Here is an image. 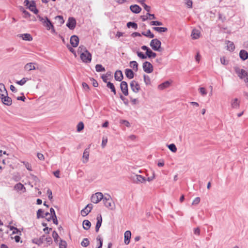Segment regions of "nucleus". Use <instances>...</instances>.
<instances>
[{"mask_svg": "<svg viewBox=\"0 0 248 248\" xmlns=\"http://www.w3.org/2000/svg\"><path fill=\"white\" fill-rule=\"evenodd\" d=\"M130 85L131 90L135 93H138L140 89V84L135 80H132L130 82Z\"/></svg>", "mask_w": 248, "mask_h": 248, "instance_id": "1a4fd4ad", "label": "nucleus"}, {"mask_svg": "<svg viewBox=\"0 0 248 248\" xmlns=\"http://www.w3.org/2000/svg\"><path fill=\"white\" fill-rule=\"evenodd\" d=\"M114 78L116 80L121 81L123 78V75L122 71L120 70L116 71L114 74Z\"/></svg>", "mask_w": 248, "mask_h": 248, "instance_id": "412c9836", "label": "nucleus"}, {"mask_svg": "<svg viewBox=\"0 0 248 248\" xmlns=\"http://www.w3.org/2000/svg\"><path fill=\"white\" fill-rule=\"evenodd\" d=\"M108 142V139L107 137H103L102 141V146L105 147Z\"/></svg>", "mask_w": 248, "mask_h": 248, "instance_id": "3c124183", "label": "nucleus"}, {"mask_svg": "<svg viewBox=\"0 0 248 248\" xmlns=\"http://www.w3.org/2000/svg\"><path fill=\"white\" fill-rule=\"evenodd\" d=\"M35 65H36V64L35 63H33V62L28 63L27 64H26L25 65L24 68H25V70H26L28 71L35 70L36 69Z\"/></svg>", "mask_w": 248, "mask_h": 248, "instance_id": "f3484780", "label": "nucleus"}, {"mask_svg": "<svg viewBox=\"0 0 248 248\" xmlns=\"http://www.w3.org/2000/svg\"><path fill=\"white\" fill-rule=\"evenodd\" d=\"M142 67L144 71L147 73H151L153 71V66L150 62H144L143 63Z\"/></svg>", "mask_w": 248, "mask_h": 248, "instance_id": "6e6552de", "label": "nucleus"}, {"mask_svg": "<svg viewBox=\"0 0 248 248\" xmlns=\"http://www.w3.org/2000/svg\"><path fill=\"white\" fill-rule=\"evenodd\" d=\"M220 62L222 64L226 65L228 64V62L226 60L225 57H222L220 58Z\"/></svg>", "mask_w": 248, "mask_h": 248, "instance_id": "13d9d810", "label": "nucleus"}, {"mask_svg": "<svg viewBox=\"0 0 248 248\" xmlns=\"http://www.w3.org/2000/svg\"><path fill=\"white\" fill-rule=\"evenodd\" d=\"M83 227L85 230H88L91 227V222L88 220H85L83 221Z\"/></svg>", "mask_w": 248, "mask_h": 248, "instance_id": "2f4dec72", "label": "nucleus"}, {"mask_svg": "<svg viewBox=\"0 0 248 248\" xmlns=\"http://www.w3.org/2000/svg\"><path fill=\"white\" fill-rule=\"evenodd\" d=\"M19 37L21 38L23 40L25 41H31L33 39L32 37L29 33H24L19 34Z\"/></svg>", "mask_w": 248, "mask_h": 248, "instance_id": "6ab92c4d", "label": "nucleus"}, {"mask_svg": "<svg viewBox=\"0 0 248 248\" xmlns=\"http://www.w3.org/2000/svg\"><path fill=\"white\" fill-rule=\"evenodd\" d=\"M39 20L42 22L43 25L46 28L47 30L51 29L54 30V26L51 22L46 17H41L40 16H38Z\"/></svg>", "mask_w": 248, "mask_h": 248, "instance_id": "7ed1b4c3", "label": "nucleus"}, {"mask_svg": "<svg viewBox=\"0 0 248 248\" xmlns=\"http://www.w3.org/2000/svg\"><path fill=\"white\" fill-rule=\"evenodd\" d=\"M144 81L146 85H149L151 84V79L148 76L144 75Z\"/></svg>", "mask_w": 248, "mask_h": 248, "instance_id": "ea45409f", "label": "nucleus"}, {"mask_svg": "<svg viewBox=\"0 0 248 248\" xmlns=\"http://www.w3.org/2000/svg\"><path fill=\"white\" fill-rule=\"evenodd\" d=\"M107 87L109 88L111 92L114 93V95L116 94V91L114 85L112 83L110 82H108L107 84Z\"/></svg>", "mask_w": 248, "mask_h": 248, "instance_id": "c756f323", "label": "nucleus"}, {"mask_svg": "<svg viewBox=\"0 0 248 248\" xmlns=\"http://www.w3.org/2000/svg\"><path fill=\"white\" fill-rule=\"evenodd\" d=\"M141 49L144 50H146V55L143 53L139 51L137 52L138 56L142 59H145L147 57L149 58H155L156 56L155 53L153 52V51L150 49L148 47L146 46H141Z\"/></svg>", "mask_w": 248, "mask_h": 248, "instance_id": "f03ea898", "label": "nucleus"}, {"mask_svg": "<svg viewBox=\"0 0 248 248\" xmlns=\"http://www.w3.org/2000/svg\"><path fill=\"white\" fill-rule=\"evenodd\" d=\"M76 25V21L74 17H69L66 26L71 30L74 29Z\"/></svg>", "mask_w": 248, "mask_h": 248, "instance_id": "ddd939ff", "label": "nucleus"}, {"mask_svg": "<svg viewBox=\"0 0 248 248\" xmlns=\"http://www.w3.org/2000/svg\"><path fill=\"white\" fill-rule=\"evenodd\" d=\"M187 6L190 8L192 7V1L191 0H185Z\"/></svg>", "mask_w": 248, "mask_h": 248, "instance_id": "864d4df0", "label": "nucleus"}, {"mask_svg": "<svg viewBox=\"0 0 248 248\" xmlns=\"http://www.w3.org/2000/svg\"><path fill=\"white\" fill-rule=\"evenodd\" d=\"M151 26H160L162 25V23L158 21H153L150 22Z\"/></svg>", "mask_w": 248, "mask_h": 248, "instance_id": "09e8293b", "label": "nucleus"}, {"mask_svg": "<svg viewBox=\"0 0 248 248\" xmlns=\"http://www.w3.org/2000/svg\"><path fill=\"white\" fill-rule=\"evenodd\" d=\"M89 156V150L88 149H86L84 150V152L83 153V158L85 159V161H83L84 162H87L88 160Z\"/></svg>", "mask_w": 248, "mask_h": 248, "instance_id": "473e14b6", "label": "nucleus"}, {"mask_svg": "<svg viewBox=\"0 0 248 248\" xmlns=\"http://www.w3.org/2000/svg\"><path fill=\"white\" fill-rule=\"evenodd\" d=\"M2 102L5 105L10 106L12 103V99L8 96V95H4L3 97H0Z\"/></svg>", "mask_w": 248, "mask_h": 248, "instance_id": "4468645a", "label": "nucleus"}, {"mask_svg": "<svg viewBox=\"0 0 248 248\" xmlns=\"http://www.w3.org/2000/svg\"><path fill=\"white\" fill-rule=\"evenodd\" d=\"M24 3L25 6H27L28 8L35 14L38 13V11L36 8L35 3L34 1L30 2L28 0H25Z\"/></svg>", "mask_w": 248, "mask_h": 248, "instance_id": "39448f33", "label": "nucleus"}, {"mask_svg": "<svg viewBox=\"0 0 248 248\" xmlns=\"http://www.w3.org/2000/svg\"><path fill=\"white\" fill-rule=\"evenodd\" d=\"M130 9L133 13L135 14L140 13L141 10V8L137 4L131 5Z\"/></svg>", "mask_w": 248, "mask_h": 248, "instance_id": "dca6fc26", "label": "nucleus"}, {"mask_svg": "<svg viewBox=\"0 0 248 248\" xmlns=\"http://www.w3.org/2000/svg\"><path fill=\"white\" fill-rule=\"evenodd\" d=\"M54 217V216H52V215L49 214V213H46L45 216H42V217H45L46 219L48 221H51Z\"/></svg>", "mask_w": 248, "mask_h": 248, "instance_id": "58836bf2", "label": "nucleus"}, {"mask_svg": "<svg viewBox=\"0 0 248 248\" xmlns=\"http://www.w3.org/2000/svg\"><path fill=\"white\" fill-rule=\"evenodd\" d=\"M169 149L173 153H175L177 151V148L175 144H170L168 145Z\"/></svg>", "mask_w": 248, "mask_h": 248, "instance_id": "a19ab883", "label": "nucleus"}, {"mask_svg": "<svg viewBox=\"0 0 248 248\" xmlns=\"http://www.w3.org/2000/svg\"><path fill=\"white\" fill-rule=\"evenodd\" d=\"M11 238L15 240V241L16 242H20V237L19 236V235H16L15 236H12Z\"/></svg>", "mask_w": 248, "mask_h": 248, "instance_id": "6e6d98bb", "label": "nucleus"}, {"mask_svg": "<svg viewBox=\"0 0 248 248\" xmlns=\"http://www.w3.org/2000/svg\"><path fill=\"white\" fill-rule=\"evenodd\" d=\"M22 163H23L28 170L29 171L32 170L31 165L30 163L25 161H22Z\"/></svg>", "mask_w": 248, "mask_h": 248, "instance_id": "4c0bfd02", "label": "nucleus"}, {"mask_svg": "<svg viewBox=\"0 0 248 248\" xmlns=\"http://www.w3.org/2000/svg\"><path fill=\"white\" fill-rule=\"evenodd\" d=\"M43 211L42 209H39L37 212V217L39 218L40 217H42V216H41V214L43 213Z\"/></svg>", "mask_w": 248, "mask_h": 248, "instance_id": "69168bd1", "label": "nucleus"}, {"mask_svg": "<svg viewBox=\"0 0 248 248\" xmlns=\"http://www.w3.org/2000/svg\"><path fill=\"white\" fill-rule=\"evenodd\" d=\"M240 101L237 98L233 99L231 101V106L233 108H238L240 106Z\"/></svg>", "mask_w": 248, "mask_h": 248, "instance_id": "393cba45", "label": "nucleus"}, {"mask_svg": "<svg viewBox=\"0 0 248 248\" xmlns=\"http://www.w3.org/2000/svg\"><path fill=\"white\" fill-rule=\"evenodd\" d=\"M103 202H104L105 205L107 207L111 209H112L113 208V205L112 203V200L110 196H108V197H105L103 199Z\"/></svg>", "mask_w": 248, "mask_h": 248, "instance_id": "9d476101", "label": "nucleus"}, {"mask_svg": "<svg viewBox=\"0 0 248 248\" xmlns=\"http://www.w3.org/2000/svg\"><path fill=\"white\" fill-rule=\"evenodd\" d=\"M150 46L152 49L155 51H161V42L157 39H153L150 44Z\"/></svg>", "mask_w": 248, "mask_h": 248, "instance_id": "20e7f679", "label": "nucleus"}, {"mask_svg": "<svg viewBox=\"0 0 248 248\" xmlns=\"http://www.w3.org/2000/svg\"><path fill=\"white\" fill-rule=\"evenodd\" d=\"M199 90L202 96H205L207 93L206 89L204 87H200Z\"/></svg>", "mask_w": 248, "mask_h": 248, "instance_id": "37998d69", "label": "nucleus"}, {"mask_svg": "<svg viewBox=\"0 0 248 248\" xmlns=\"http://www.w3.org/2000/svg\"><path fill=\"white\" fill-rule=\"evenodd\" d=\"M235 71L237 74V76L241 79H245L247 77H248V75L247 72L242 69H240L239 67H235Z\"/></svg>", "mask_w": 248, "mask_h": 248, "instance_id": "423d86ee", "label": "nucleus"}, {"mask_svg": "<svg viewBox=\"0 0 248 248\" xmlns=\"http://www.w3.org/2000/svg\"><path fill=\"white\" fill-rule=\"evenodd\" d=\"M200 198L199 197H196L195 198L192 203V205H197L200 202Z\"/></svg>", "mask_w": 248, "mask_h": 248, "instance_id": "8fccbe9b", "label": "nucleus"}, {"mask_svg": "<svg viewBox=\"0 0 248 248\" xmlns=\"http://www.w3.org/2000/svg\"><path fill=\"white\" fill-rule=\"evenodd\" d=\"M124 243L125 244L128 245L130 242L131 233L130 231H126L124 232Z\"/></svg>", "mask_w": 248, "mask_h": 248, "instance_id": "b1692460", "label": "nucleus"}, {"mask_svg": "<svg viewBox=\"0 0 248 248\" xmlns=\"http://www.w3.org/2000/svg\"><path fill=\"white\" fill-rule=\"evenodd\" d=\"M96 219H97V223H96V224L95 226V231L96 232H98L99 230L100 227L101 226V224H102V218L101 215H98L97 216Z\"/></svg>", "mask_w": 248, "mask_h": 248, "instance_id": "a211bd4d", "label": "nucleus"}, {"mask_svg": "<svg viewBox=\"0 0 248 248\" xmlns=\"http://www.w3.org/2000/svg\"><path fill=\"white\" fill-rule=\"evenodd\" d=\"M89 241L87 238H84L81 243V245L82 247H86L89 245Z\"/></svg>", "mask_w": 248, "mask_h": 248, "instance_id": "79ce46f5", "label": "nucleus"}, {"mask_svg": "<svg viewBox=\"0 0 248 248\" xmlns=\"http://www.w3.org/2000/svg\"><path fill=\"white\" fill-rule=\"evenodd\" d=\"M82 87L85 90H86V91L89 90V87L88 85V84L87 83H86L85 82L82 83Z\"/></svg>", "mask_w": 248, "mask_h": 248, "instance_id": "0e129e2a", "label": "nucleus"}, {"mask_svg": "<svg viewBox=\"0 0 248 248\" xmlns=\"http://www.w3.org/2000/svg\"><path fill=\"white\" fill-rule=\"evenodd\" d=\"M84 128V124L82 122H79L77 125V131H81Z\"/></svg>", "mask_w": 248, "mask_h": 248, "instance_id": "49530a36", "label": "nucleus"}, {"mask_svg": "<svg viewBox=\"0 0 248 248\" xmlns=\"http://www.w3.org/2000/svg\"><path fill=\"white\" fill-rule=\"evenodd\" d=\"M14 189L17 191H22L23 192H25L26 191L25 187L20 183L16 184L14 186Z\"/></svg>", "mask_w": 248, "mask_h": 248, "instance_id": "aec40b11", "label": "nucleus"}, {"mask_svg": "<svg viewBox=\"0 0 248 248\" xmlns=\"http://www.w3.org/2000/svg\"><path fill=\"white\" fill-rule=\"evenodd\" d=\"M37 157L39 159L41 160H44L45 159V157L44 155L42 154L41 153H38L37 154Z\"/></svg>", "mask_w": 248, "mask_h": 248, "instance_id": "052dcab7", "label": "nucleus"}, {"mask_svg": "<svg viewBox=\"0 0 248 248\" xmlns=\"http://www.w3.org/2000/svg\"><path fill=\"white\" fill-rule=\"evenodd\" d=\"M95 69L97 72H103L105 71V69L101 64H97L95 66Z\"/></svg>", "mask_w": 248, "mask_h": 248, "instance_id": "e433bc0d", "label": "nucleus"}, {"mask_svg": "<svg viewBox=\"0 0 248 248\" xmlns=\"http://www.w3.org/2000/svg\"><path fill=\"white\" fill-rule=\"evenodd\" d=\"M93 208V205L92 204H88L84 209L81 211V214L82 216L85 217L87 216L92 210Z\"/></svg>", "mask_w": 248, "mask_h": 248, "instance_id": "f8f14e48", "label": "nucleus"}, {"mask_svg": "<svg viewBox=\"0 0 248 248\" xmlns=\"http://www.w3.org/2000/svg\"><path fill=\"white\" fill-rule=\"evenodd\" d=\"M227 49L229 51H233L235 49V46L233 42L228 41L227 43Z\"/></svg>", "mask_w": 248, "mask_h": 248, "instance_id": "7c9ffc66", "label": "nucleus"}, {"mask_svg": "<svg viewBox=\"0 0 248 248\" xmlns=\"http://www.w3.org/2000/svg\"><path fill=\"white\" fill-rule=\"evenodd\" d=\"M136 180L135 182L136 183H144L146 181V179L145 177L140 175H136Z\"/></svg>", "mask_w": 248, "mask_h": 248, "instance_id": "a878e982", "label": "nucleus"}, {"mask_svg": "<svg viewBox=\"0 0 248 248\" xmlns=\"http://www.w3.org/2000/svg\"><path fill=\"white\" fill-rule=\"evenodd\" d=\"M144 9L147 11L148 12H149L150 11V10H151V7L150 6L147 5L146 4H144V6H143Z\"/></svg>", "mask_w": 248, "mask_h": 248, "instance_id": "338daca9", "label": "nucleus"}, {"mask_svg": "<svg viewBox=\"0 0 248 248\" xmlns=\"http://www.w3.org/2000/svg\"><path fill=\"white\" fill-rule=\"evenodd\" d=\"M27 80H28V78H23L22 79H21L19 81H17L16 82V83H17V84L20 85H23L27 82Z\"/></svg>", "mask_w": 248, "mask_h": 248, "instance_id": "a18cd8bd", "label": "nucleus"}, {"mask_svg": "<svg viewBox=\"0 0 248 248\" xmlns=\"http://www.w3.org/2000/svg\"><path fill=\"white\" fill-rule=\"evenodd\" d=\"M78 52L80 53V58L83 62L89 63L91 62L92 55L84 46H80Z\"/></svg>", "mask_w": 248, "mask_h": 248, "instance_id": "f257e3e1", "label": "nucleus"}, {"mask_svg": "<svg viewBox=\"0 0 248 248\" xmlns=\"http://www.w3.org/2000/svg\"><path fill=\"white\" fill-rule=\"evenodd\" d=\"M60 248H66V243L65 241H61L59 244Z\"/></svg>", "mask_w": 248, "mask_h": 248, "instance_id": "603ef678", "label": "nucleus"}, {"mask_svg": "<svg viewBox=\"0 0 248 248\" xmlns=\"http://www.w3.org/2000/svg\"><path fill=\"white\" fill-rule=\"evenodd\" d=\"M52 236L55 240H57V239L59 237V235H58V233L55 231H54L53 232Z\"/></svg>", "mask_w": 248, "mask_h": 248, "instance_id": "680f3d73", "label": "nucleus"}, {"mask_svg": "<svg viewBox=\"0 0 248 248\" xmlns=\"http://www.w3.org/2000/svg\"><path fill=\"white\" fill-rule=\"evenodd\" d=\"M33 242L37 244L38 245H40L42 244V241L40 239H34L33 240Z\"/></svg>", "mask_w": 248, "mask_h": 248, "instance_id": "e2e57ef3", "label": "nucleus"}, {"mask_svg": "<svg viewBox=\"0 0 248 248\" xmlns=\"http://www.w3.org/2000/svg\"><path fill=\"white\" fill-rule=\"evenodd\" d=\"M70 43L73 47H77L79 43V39L78 36L73 35L70 38Z\"/></svg>", "mask_w": 248, "mask_h": 248, "instance_id": "2eb2a0df", "label": "nucleus"}, {"mask_svg": "<svg viewBox=\"0 0 248 248\" xmlns=\"http://www.w3.org/2000/svg\"><path fill=\"white\" fill-rule=\"evenodd\" d=\"M201 58V55L200 54V53L199 52H198L197 53V54H196V57H195L196 61L198 62H199L200 61Z\"/></svg>", "mask_w": 248, "mask_h": 248, "instance_id": "4d7b16f0", "label": "nucleus"}, {"mask_svg": "<svg viewBox=\"0 0 248 248\" xmlns=\"http://www.w3.org/2000/svg\"><path fill=\"white\" fill-rule=\"evenodd\" d=\"M55 19L58 20V23L62 25L64 23V20L63 17L61 16H56Z\"/></svg>", "mask_w": 248, "mask_h": 248, "instance_id": "c03bdc74", "label": "nucleus"}, {"mask_svg": "<svg viewBox=\"0 0 248 248\" xmlns=\"http://www.w3.org/2000/svg\"><path fill=\"white\" fill-rule=\"evenodd\" d=\"M102 78L104 82L107 83V80H108V73L106 75H103L102 76Z\"/></svg>", "mask_w": 248, "mask_h": 248, "instance_id": "bf43d9fd", "label": "nucleus"}, {"mask_svg": "<svg viewBox=\"0 0 248 248\" xmlns=\"http://www.w3.org/2000/svg\"><path fill=\"white\" fill-rule=\"evenodd\" d=\"M147 16H148V18L149 19H153L155 18V16L154 14H151L148 13Z\"/></svg>", "mask_w": 248, "mask_h": 248, "instance_id": "774afa93", "label": "nucleus"}, {"mask_svg": "<svg viewBox=\"0 0 248 248\" xmlns=\"http://www.w3.org/2000/svg\"><path fill=\"white\" fill-rule=\"evenodd\" d=\"M125 74L126 77L129 79H132L134 77V73L131 69H126L125 70Z\"/></svg>", "mask_w": 248, "mask_h": 248, "instance_id": "cd10ccee", "label": "nucleus"}, {"mask_svg": "<svg viewBox=\"0 0 248 248\" xmlns=\"http://www.w3.org/2000/svg\"><path fill=\"white\" fill-rule=\"evenodd\" d=\"M240 58L243 60H246L248 58V53L245 50H241L239 53Z\"/></svg>", "mask_w": 248, "mask_h": 248, "instance_id": "bb28decb", "label": "nucleus"}, {"mask_svg": "<svg viewBox=\"0 0 248 248\" xmlns=\"http://www.w3.org/2000/svg\"><path fill=\"white\" fill-rule=\"evenodd\" d=\"M6 95H8V93L5 86L3 84L0 83V97H3Z\"/></svg>", "mask_w": 248, "mask_h": 248, "instance_id": "4be33fe9", "label": "nucleus"}, {"mask_svg": "<svg viewBox=\"0 0 248 248\" xmlns=\"http://www.w3.org/2000/svg\"><path fill=\"white\" fill-rule=\"evenodd\" d=\"M127 26L128 28H130V27H132V28H134L135 29H136L138 27L137 24L134 22H128L127 24Z\"/></svg>", "mask_w": 248, "mask_h": 248, "instance_id": "de8ad7c7", "label": "nucleus"}, {"mask_svg": "<svg viewBox=\"0 0 248 248\" xmlns=\"http://www.w3.org/2000/svg\"><path fill=\"white\" fill-rule=\"evenodd\" d=\"M120 88L123 93L127 96L128 94V85L125 81H122L120 84Z\"/></svg>", "mask_w": 248, "mask_h": 248, "instance_id": "9b49d317", "label": "nucleus"}, {"mask_svg": "<svg viewBox=\"0 0 248 248\" xmlns=\"http://www.w3.org/2000/svg\"><path fill=\"white\" fill-rule=\"evenodd\" d=\"M47 194L48 195V198L50 200H51L53 198L52 193L50 189H48L47 190Z\"/></svg>", "mask_w": 248, "mask_h": 248, "instance_id": "5fc2aeb1", "label": "nucleus"}, {"mask_svg": "<svg viewBox=\"0 0 248 248\" xmlns=\"http://www.w3.org/2000/svg\"><path fill=\"white\" fill-rule=\"evenodd\" d=\"M171 82H170L169 81H166L161 83L159 85H158V88L159 90H163L170 87V86L171 84Z\"/></svg>", "mask_w": 248, "mask_h": 248, "instance_id": "5701e85b", "label": "nucleus"}, {"mask_svg": "<svg viewBox=\"0 0 248 248\" xmlns=\"http://www.w3.org/2000/svg\"><path fill=\"white\" fill-rule=\"evenodd\" d=\"M200 32L198 30H194L192 31L191 36L193 39H196L200 37Z\"/></svg>", "mask_w": 248, "mask_h": 248, "instance_id": "72a5a7b5", "label": "nucleus"}, {"mask_svg": "<svg viewBox=\"0 0 248 248\" xmlns=\"http://www.w3.org/2000/svg\"><path fill=\"white\" fill-rule=\"evenodd\" d=\"M153 29L159 32H166L168 31V29L165 27H153Z\"/></svg>", "mask_w": 248, "mask_h": 248, "instance_id": "f704fd0d", "label": "nucleus"}, {"mask_svg": "<svg viewBox=\"0 0 248 248\" xmlns=\"http://www.w3.org/2000/svg\"><path fill=\"white\" fill-rule=\"evenodd\" d=\"M142 34L145 36H147V37H148L150 38H153L154 37V35L153 33H152L150 30H148V31H146L145 32H143L142 33Z\"/></svg>", "mask_w": 248, "mask_h": 248, "instance_id": "c9c22d12", "label": "nucleus"}, {"mask_svg": "<svg viewBox=\"0 0 248 248\" xmlns=\"http://www.w3.org/2000/svg\"><path fill=\"white\" fill-rule=\"evenodd\" d=\"M129 66L134 71L137 72L138 70V63L136 61H131L129 63Z\"/></svg>", "mask_w": 248, "mask_h": 248, "instance_id": "c85d7f7f", "label": "nucleus"}, {"mask_svg": "<svg viewBox=\"0 0 248 248\" xmlns=\"http://www.w3.org/2000/svg\"><path fill=\"white\" fill-rule=\"evenodd\" d=\"M103 195L101 192H97L91 197V201L93 203H97L101 200H103Z\"/></svg>", "mask_w": 248, "mask_h": 248, "instance_id": "0eeeda50", "label": "nucleus"}]
</instances>
